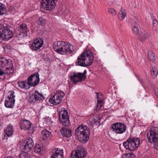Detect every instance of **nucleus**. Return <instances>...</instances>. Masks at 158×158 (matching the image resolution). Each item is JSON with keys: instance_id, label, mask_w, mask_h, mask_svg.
I'll list each match as a JSON object with an SVG mask.
<instances>
[{"instance_id": "nucleus-32", "label": "nucleus", "mask_w": 158, "mask_h": 158, "mask_svg": "<svg viewBox=\"0 0 158 158\" xmlns=\"http://www.w3.org/2000/svg\"><path fill=\"white\" fill-rule=\"evenodd\" d=\"M5 67L6 69L7 70H10V72H9V73H12L13 72V64H12H12L11 65H9V64H7L4 67Z\"/></svg>"}, {"instance_id": "nucleus-29", "label": "nucleus", "mask_w": 158, "mask_h": 158, "mask_svg": "<svg viewBox=\"0 0 158 158\" xmlns=\"http://www.w3.org/2000/svg\"><path fill=\"white\" fill-rule=\"evenodd\" d=\"M151 74L153 78H155L158 74V69L156 66H152L150 67Z\"/></svg>"}, {"instance_id": "nucleus-2", "label": "nucleus", "mask_w": 158, "mask_h": 158, "mask_svg": "<svg viewBox=\"0 0 158 158\" xmlns=\"http://www.w3.org/2000/svg\"><path fill=\"white\" fill-rule=\"evenodd\" d=\"M90 130L86 125H79L75 131L79 141L82 143H86L89 139Z\"/></svg>"}, {"instance_id": "nucleus-11", "label": "nucleus", "mask_w": 158, "mask_h": 158, "mask_svg": "<svg viewBox=\"0 0 158 158\" xmlns=\"http://www.w3.org/2000/svg\"><path fill=\"white\" fill-rule=\"evenodd\" d=\"M60 49V51L58 52V53L61 55H69L73 52L74 51V46L67 42H65L63 45Z\"/></svg>"}, {"instance_id": "nucleus-27", "label": "nucleus", "mask_w": 158, "mask_h": 158, "mask_svg": "<svg viewBox=\"0 0 158 158\" xmlns=\"http://www.w3.org/2000/svg\"><path fill=\"white\" fill-rule=\"evenodd\" d=\"M41 134L43 139L44 140L50 139L51 136V133L46 129L42 131Z\"/></svg>"}, {"instance_id": "nucleus-46", "label": "nucleus", "mask_w": 158, "mask_h": 158, "mask_svg": "<svg viewBox=\"0 0 158 158\" xmlns=\"http://www.w3.org/2000/svg\"><path fill=\"white\" fill-rule=\"evenodd\" d=\"M4 78L3 79H5V77L4 76Z\"/></svg>"}, {"instance_id": "nucleus-45", "label": "nucleus", "mask_w": 158, "mask_h": 158, "mask_svg": "<svg viewBox=\"0 0 158 158\" xmlns=\"http://www.w3.org/2000/svg\"><path fill=\"white\" fill-rule=\"evenodd\" d=\"M11 158V157H7L6 158Z\"/></svg>"}, {"instance_id": "nucleus-47", "label": "nucleus", "mask_w": 158, "mask_h": 158, "mask_svg": "<svg viewBox=\"0 0 158 158\" xmlns=\"http://www.w3.org/2000/svg\"><path fill=\"white\" fill-rule=\"evenodd\" d=\"M1 15V14H0V16Z\"/></svg>"}, {"instance_id": "nucleus-38", "label": "nucleus", "mask_w": 158, "mask_h": 158, "mask_svg": "<svg viewBox=\"0 0 158 158\" xmlns=\"http://www.w3.org/2000/svg\"><path fill=\"white\" fill-rule=\"evenodd\" d=\"M97 102L98 103L97 105V108L96 110L97 111L100 110L102 104V100H98Z\"/></svg>"}, {"instance_id": "nucleus-37", "label": "nucleus", "mask_w": 158, "mask_h": 158, "mask_svg": "<svg viewBox=\"0 0 158 158\" xmlns=\"http://www.w3.org/2000/svg\"><path fill=\"white\" fill-rule=\"evenodd\" d=\"M42 148L39 144L36 145L34 148V151L36 153H39L41 151Z\"/></svg>"}, {"instance_id": "nucleus-23", "label": "nucleus", "mask_w": 158, "mask_h": 158, "mask_svg": "<svg viewBox=\"0 0 158 158\" xmlns=\"http://www.w3.org/2000/svg\"><path fill=\"white\" fill-rule=\"evenodd\" d=\"M60 132L62 135L66 138L70 137L72 135L71 130L66 127H63Z\"/></svg>"}, {"instance_id": "nucleus-25", "label": "nucleus", "mask_w": 158, "mask_h": 158, "mask_svg": "<svg viewBox=\"0 0 158 158\" xmlns=\"http://www.w3.org/2000/svg\"><path fill=\"white\" fill-rule=\"evenodd\" d=\"M148 37L147 32L143 30L140 33L137 37V38L139 41L143 42L147 40Z\"/></svg>"}, {"instance_id": "nucleus-39", "label": "nucleus", "mask_w": 158, "mask_h": 158, "mask_svg": "<svg viewBox=\"0 0 158 158\" xmlns=\"http://www.w3.org/2000/svg\"><path fill=\"white\" fill-rule=\"evenodd\" d=\"M108 12L112 16H114L116 14V11L113 9H109Z\"/></svg>"}, {"instance_id": "nucleus-40", "label": "nucleus", "mask_w": 158, "mask_h": 158, "mask_svg": "<svg viewBox=\"0 0 158 158\" xmlns=\"http://www.w3.org/2000/svg\"><path fill=\"white\" fill-rule=\"evenodd\" d=\"M132 31L133 33L135 34H137L139 32L138 28L136 26H133L132 27Z\"/></svg>"}, {"instance_id": "nucleus-3", "label": "nucleus", "mask_w": 158, "mask_h": 158, "mask_svg": "<svg viewBox=\"0 0 158 158\" xmlns=\"http://www.w3.org/2000/svg\"><path fill=\"white\" fill-rule=\"evenodd\" d=\"M10 26L6 23L0 24V39L7 41L13 36V33L10 30Z\"/></svg>"}, {"instance_id": "nucleus-12", "label": "nucleus", "mask_w": 158, "mask_h": 158, "mask_svg": "<svg viewBox=\"0 0 158 158\" xmlns=\"http://www.w3.org/2000/svg\"><path fill=\"white\" fill-rule=\"evenodd\" d=\"M44 41L40 38H35L33 41L30 43L29 46L30 49L32 51H36L39 49L43 46Z\"/></svg>"}, {"instance_id": "nucleus-18", "label": "nucleus", "mask_w": 158, "mask_h": 158, "mask_svg": "<svg viewBox=\"0 0 158 158\" xmlns=\"http://www.w3.org/2000/svg\"><path fill=\"white\" fill-rule=\"evenodd\" d=\"M12 64V60L10 59H7L5 57L0 58V76L4 74L2 69H4V66L7 64L11 65Z\"/></svg>"}, {"instance_id": "nucleus-41", "label": "nucleus", "mask_w": 158, "mask_h": 158, "mask_svg": "<svg viewBox=\"0 0 158 158\" xmlns=\"http://www.w3.org/2000/svg\"><path fill=\"white\" fill-rule=\"evenodd\" d=\"M148 53L149 58L151 61H153L155 60V58L153 54H151L150 52L149 53V52H148Z\"/></svg>"}, {"instance_id": "nucleus-36", "label": "nucleus", "mask_w": 158, "mask_h": 158, "mask_svg": "<svg viewBox=\"0 0 158 158\" xmlns=\"http://www.w3.org/2000/svg\"><path fill=\"white\" fill-rule=\"evenodd\" d=\"M25 151L19 155V158H30V155L26 152Z\"/></svg>"}, {"instance_id": "nucleus-7", "label": "nucleus", "mask_w": 158, "mask_h": 158, "mask_svg": "<svg viewBox=\"0 0 158 158\" xmlns=\"http://www.w3.org/2000/svg\"><path fill=\"white\" fill-rule=\"evenodd\" d=\"M147 137L150 143H155L158 139V127L152 128L148 132Z\"/></svg>"}, {"instance_id": "nucleus-28", "label": "nucleus", "mask_w": 158, "mask_h": 158, "mask_svg": "<svg viewBox=\"0 0 158 158\" xmlns=\"http://www.w3.org/2000/svg\"><path fill=\"white\" fill-rule=\"evenodd\" d=\"M126 16L125 10L121 8L120 12L118 15V18L121 20H123Z\"/></svg>"}, {"instance_id": "nucleus-42", "label": "nucleus", "mask_w": 158, "mask_h": 158, "mask_svg": "<svg viewBox=\"0 0 158 158\" xmlns=\"http://www.w3.org/2000/svg\"><path fill=\"white\" fill-rule=\"evenodd\" d=\"M157 143H156L154 145V148L156 149L157 150H158V139L157 140Z\"/></svg>"}, {"instance_id": "nucleus-8", "label": "nucleus", "mask_w": 158, "mask_h": 158, "mask_svg": "<svg viewBox=\"0 0 158 158\" xmlns=\"http://www.w3.org/2000/svg\"><path fill=\"white\" fill-rule=\"evenodd\" d=\"M58 0H42L41 7L46 10H52L55 8Z\"/></svg>"}, {"instance_id": "nucleus-9", "label": "nucleus", "mask_w": 158, "mask_h": 158, "mask_svg": "<svg viewBox=\"0 0 158 158\" xmlns=\"http://www.w3.org/2000/svg\"><path fill=\"white\" fill-rule=\"evenodd\" d=\"M112 131L117 134H122L125 132L126 126L123 123L117 122L113 123L111 126Z\"/></svg>"}, {"instance_id": "nucleus-31", "label": "nucleus", "mask_w": 158, "mask_h": 158, "mask_svg": "<svg viewBox=\"0 0 158 158\" xmlns=\"http://www.w3.org/2000/svg\"><path fill=\"white\" fill-rule=\"evenodd\" d=\"M139 98L140 100L143 101H147L149 100V96L147 94H143L139 95Z\"/></svg>"}, {"instance_id": "nucleus-10", "label": "nucleus", "mask_w": 158, "mask_h": 158, "mask_svg": "<svg viewBox=\"0 0 158 158\" xmlns=\"http://www.w3.org/2000/svg\"><path fill=\"white\" fill-rule=\"evenodd\" d=\"M87 152L82 147H78L77 149L72 153L71 158H84L86 155Z\"/></svg>"}, {"instance_id": "nucleus-43", "label": "nucleus", "mask_w": 158, "mask_h": 158, "mask_svg": "<svg viewBox=\"0 0 158 158\" xmlns=\"http://www.w3.org/2000/svg\"><path fill=\"white\" fill-rule=\"evenodd\" d=\"M84 101L85 102V104H88L89 101L87 99H85Z\"/></svg>"}, {"instance_id": "nucleus-35", "label": "nucleus", "mask_w": 158, "mask_h": 158, "mask_svg": "<svg viewBox=\"0 0 158 158\" xmlns=\"http://www.w3.org/2000/svg\"><path fill=\"white\" fill-rule=\"evenodd\" d=\"M153 27L156 31H158V22L157 20L154 19L152 21Z\"/></svg>"}, {"instance_id": "nucleus-44", "label": "nucleus", "mask_w": 158, "mask_h": 158, "mask_svg": "<svg viewBox=\"0 0 158 158\" xmlns=\"http://www.w3.org/2000/svg\"><path fill=\"white\" fill-rule=\"evenodd\" d=\"M33 131H30V132H29V133H33Z\"/></svg>"}, {"instance_id": "nucleus-5", "label": "nucleus", "mask_w": 158, "mask_h": 158, "mask_svg": "<svg viewBox=\"0 0 158 158\" xmlns=\"http://www.w3.org/2000/svg\"><path fill=\"white\" fill-rule=\"evenodd\" d=\"M86 70H85L83 73L73 72L71 73L70 80L72 83L76 84L77 83L81 82L85 80L86 78Z\"/></svg>"}, {"instance_id": "nucleus-16", "label": "nucleus", "mask_w": 158, "mask_h": 158, "mask_svg": "<svg viewBox=\"0 0 158 158\" xmlns=\"http://www.w3.org/2000/svg\"><path fill=\"white\" fill-rule=\"evenodd\" d=\"M10 94L8 97V100L5 101V105L6 107L7 108H12L14 106L15 99V97L14 95L15 92L13 91H10Z\"/></svg>"}, {"instance_id": "nucleus-20", "label": "nucleus", "mask_w": 158, "mask_h": 158, "mask_svg": "<svg viewBox=\"0 0 158 158\" xmlns=\"http://www.w3.org/2000/svg\"><path fill=\"white\" fill-rule=\"evenodd\" d=\"M52 155L51 158H63V149H59L58 148H55L53 151Z\"/></svg>"}, {"instance_id": "nucleus-21", "label": "nucleus", "mask_w": 158, "mask_h": 158, "mask_svg": "<svg viewBox=\"0 0 158 158\" xmlns=\"http://www.w3.org/2000/svg\"><path fill=\"white\" fill-rule=\"evenodd\" d=\"M31 123L29 120H23L20 123V127L22 129L29 130L31 128Z\"/></svg>"}, {"instance_id": "nucleus-19", "label": "nucleus", "mask_w": 158, "mask_h": 158, "mask_svg": "<svg viewBox=\"0 0 158 158\" xmlns=\"http://www.w3.org/2000/svg\"><path fill=\"white\" fill-rule=\"evenodd\" d=\"M19 27V29L16 31L17 35H20L22 34L23 36H27L29 32V30L27 24L23 23L21 24Z\"/></svg>"}, {"instance_id": "nucleus-34", "label": "nucleus", "mask_w": 158, "mask_h": 158, "mask_svg": "<svg viewBox=\"0 0 158 158\" xmlns=\"http://www.w3.org/2000/svg\"><path fill=\"white\" fill-rule=\"evenodd\" d=\"M45 22V19L42 17H39L36 20L37 23L40 25H43Z\"/></svg>"}, {"instance_id": "nucleus-22", "label": "nucleus", "mask_w": 158, "mask_h": 158, "mask_svg": "<svg viewBox=\"0 0 158 158\" xmlns=\"http://www.w3.org/2000/svg\"><path fill=\"white\" fill-rule=\"evenodd\" d=\"M65 42L61 41H56L54 42L53 45V48L55 51L57 53L59 51H60V49L63 46V44Z\"/></svg>"}, {"instance_id": "nucleus-1", "label": "nucleus", "mask_w": 158, "mask_h": 158, "mask_svg": "<svg viewBox=\"0 0 158 158\" xmlns=\"http://www.w3.org/2000/svg\"><path fill=\"white\" fill-rule=\"evenodd\" d=\"M94 57L92 51L86 48L78 57L75 64L77 65L87 67L92 64Z\"/></svg>"}, {"instance_id": "nucleus-17", "label": "nucleus", "mask_w": 158, "mask_h": 158, "mask_svg": "<svg viewBox=\"0 0 158 158\" xmlns=\"http://www.w3.org/2000/svg\"><path fill=\"white\" fill-rule=\"evenodd\" d=\"M61 115L62 118L60 119V123L64 126L66 127L69 126L70 123L68 111L65 110H64L63 112L62 113Z\"/></svg>"}, {"instance_id": "nucleus-26", "label": "nucleus", "mask_w": 158, "mask_h": 158, "mask_svg": "<svg viewBox=\"0 0 158 158\" xmlns=\"http://www.w3.org/2000/svg\"><path fill=\"white\" fill-rule=\"evenodd\" d=\"M19 87L21 89H23L25 90H28L31 88L30 85L28 84V81H19L17 83Z\"/></svg>"}, {"instance_id": "nucleus-6", "label": "nucleus", "mask_w": 158, "mask_h": 158, "mask_svg": "<svg viewBox=\"0 0 158 158\" xmlns=\"http://www.w3.org/2000/svg\"><path fill=\"white\" fill-rule=\"evenodd\" d=\"M64 92L60 90L56 91L53 96H51L49 99V102L55 105L60 103L63 97L65 96Z\"/></svg>"}, {"instance_id": "nucleus-15", "label": "nucleus", "mask_w": 158, "mask_h": 158, "mask_svg": "<svg viewBox=\"0 0 158 158\" xmlns=\"http://www.w3.org/2000/svg\"><path fill=\"white\" fill-rule=\"evenodd\" d=\"M43 98L42 94L40 93L38 90H36L30 96L28 101L30 103L33 104L38 101L43 100Z\"/></svg>"}, {"instance_id": "nucleus-14", "label": "nucleus", "mask_w": 158, "mask_h": 158, "mask_svg": "<svg viewBox=\"0 0 158 158\" xmlns=\"http://www.w3.org/2000/svg\"><path fill=\"white\" fill-rule=\"evenodd\" d=\"M34 145L33 139L31 137H28L24 140L21 149L24 151L29 152L32 149Z\"/></svg>"}, {"instance_id": "nucleus-4", "label": "nucleus", "mask_w": 158, "mask_h": 158, "mask_svg": "<svg viewBox=\"0 0 158 158\" xmlns=\"http://www.w3.org/2000/svg\"><path fill=\"white\" fill-rule=\"evenodd\" d=\"M140 143L139 138L130 137L126 141L123 143V145L126 149L134 151L137 149Z\"/></svg>"}, {"instance_id": "nucleus-30", "label": "nucleus", "mask_w": 158, "mask_h": 158, "mask_svg": "<svg viewBox=\"0 0 158 158\" xmlns=\"http://www.w3.org/2000/svg\"><path fill=\"white\" fill-rule=\"evenodd\" d=\"M6 11V9L5 5L2 3H0V14L2 15L5 14Z\"/></svg>"}, {"instance_id": "nucleus-24", "label": "nucleus", "mask_w": 158, "mask_h": 158, "mask_svg": "<svg viewBox=\"0 0 158 158\" xmlns=\"http://www.w3.org/2000/svg\"><path fill=\"white\" fill-rule=\"evenodd\" d=\"M4 136L9 137L12 136L13 133V127L10 125H8L4 130Z\"/></svg>"}, {"instance_id": "nucleus-13", "label": "nucleus", "mask_w": 158, "mask_h": 158, "mask_svg": "<svg viewBox=\"0 0 158 158\" xmlns=\"http://www.w3.org/2000/svg\"><path fill=\"white\" fill-rule=\"evenodd\" d=\"M27 81L28 84L30 85L31 87L36 86L40 81L39 74L38 72H35L28 77Z\"/></svg>"}, {"instance_id": "nucleus-33", "label": "nucleus", "mask_w": 158, "mask_h": 158, "mask_svg": "<svg viewBox=\"0 0 158 158\" xmlns=\"http://www.w3.org/2000/svg\"><path fill=\"white\" fill-rule=\"evenodd\" d=\"M135 156L133 153H126L123 155L122 158H135Z\"/></svg>"}]
</instances>
